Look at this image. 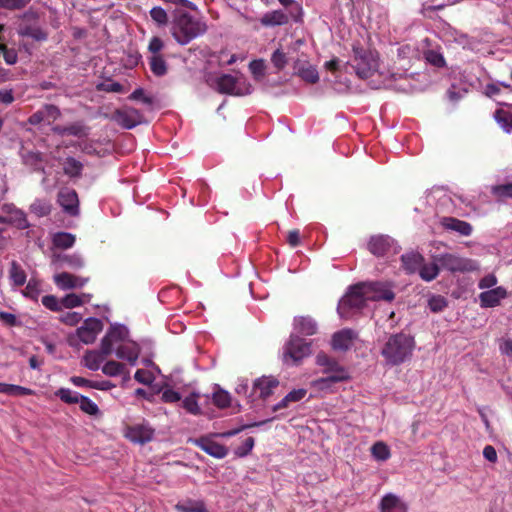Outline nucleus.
I'll list each match as a JSON object with an SVG mask.
<instances>
[{
	"label": "nucleus",
	"instance_id": "nucleus-1",
	"mask_svg": "<svg viewBox=\"0 0 512 512\" xmlns=\"http://www.w3.org/2000/svg\"><path fill=\"white\" fill-rule=\"evenodd\" d=\"M208 27L204 20L184 10H176L171 22V34L180 45H187L192 40L204 35Z\"/></svg>",
	"mask_w": 512,
	"mask_h": 512
},
{
	"label": "nucleus",
	"instance_id": "nucleus-2",
	"mask_svg": "<svg viewBox=\"0 0 512 512\" xmlns=\"http://www.w3.org/2000/svg\"><path fill=\"white\" fill-rule=\"evenodd\" d=\"M415 348L414 338L400 332L388 337L381 349V356L389 366H399L409 361Z\"/></svg>",
	"mask_w": 512,
	"mask_h": 512
},
{
	"label": "nucleus",
	"instance_id": "nucleus-3",
	"mask_svg": "<svg viewBox=\"0 0 512 512\" xmlns=\"http://www.w3.org/2000/svg\"><path fill=\"white\" fill-rule=\"evenodd\" d=\"M352 51L354 54L353 68L357 76L361 79L373 76L378 69V60L374 53L362 47L359 42L353 44Z\"/></svg>",
	"mask_w": 512,
	"mask_h": 512
},
{
	"label": "nucleus",
	"instance_id": "nucleus-4",
	"mask_svg": "<svg viewBox=\"0 0 512 512\" xmlns=\"http://www.w3.org/2000/svg\"><path fill=\"white\" fill-rule=\"evenodd\" d=\"M367 301L364 289L357 288V284H355L349 288L348 292L339 301L338 314L341 318H351L366 306Z\"/></svg>",
	"mask_w": 512,
	"mask_h": 512
},
{
	"label": "nucleus",
	"instance_id": "nucleus-5",
	"mask_svg": "<svg viewBox=\"0 0 512 512\" xmlns=\"http://www.w3.org/2000/svg\"><path fill=\"white\" fill-rule=\"evenodd\" d=\"M20 23L17 27V33L21 37L32 38L35 41L42 42L48 39V33L39 26V14L37 11L29 9L20 17Z\"/></svg>",
	"mask_w": 512,
	"mask_h": 512
},
{
	"label": "nucleus",
	"instance_id": "nucleus-6",
	"mask_svg": "<svg viewBox=\"0 0 512 512\" xmlns=\"http://www.w3.org/2000/svg\"><path fill=\"white\" fill-rule=\"evenodd\" d=\"M435 262L439 263L440 268L451 273L473 272L479 269L477 261L464 258L452 253H443L433 257Z\"/></svg>",
	"mask_w": 512,
	"mask_h": 512
},
{
	"label": "nucleus",
	"instance_id": "nucleus-7",
	"mask_svg": "<svg viewBox=\"0 0 512 512\" xmlns=\"http://www.w3.org/2000/svg\"><path fill=\"white\" fill-rule=\"evenodd\" d=\"M357 288L364 289L368 301H386L392 302L395 298L393 284L390 282H361Z\"/></svg>",
	"mask_w": 512,
	"mask_h": 512
},
{
	"label": "nucleus",
	"instance_id": "nucleus-8",
	"mask_svg": "<svg viewBox=\"0 0 512 512\" xmlns=\"http://www.w3.org/2000/svg\"><path fill=\"white\" fill-rule=\"evenodd\" d=\"M311 353V343L305 339L291 335L289 341L285 345L284 359H290L293 363L301 361Z\"/></svg>",
	"mask_w": 512,
	"mask_h": 512
},
{
	"label": "nucleus",
	"instance_id": "nucleus-9",
	"mask_svg": "<svg viewBox=\"0 0 512 512\" xmlns=\"http://www.w3.org/2000/svg\"><path fill=\"white\" fill-rule=\"evenodd\" d=\"M111 119L125 129H132L144 122L143 114L133 107L116 109Z\"/></svg>",
	"mask_w": 512,
	"mask_h": 512
},
{
	"label": "nucleus",
	"instance_id": "nucleus-10",
	"mask_svg": "<svg viewBox=\"0 0 512 512\" xmlns=\"http://www.w3.org/2000/svg\"><path fill=\"white\" fill-rule=\"evenodd\" d=\"M367 248L376 257H384L397 252L394 240L387 235L372 236Z\"/></svg>",
	"mask_w": 512,
	"mask_h": 512
},
{
	"label": "nucleus",
	"instance_id": "nucleus-11",
	"mask_svg": "<svg viewBox=\"0 0 512 512\" xmlns=\"http://www.w3.org/2000/svg\"><path fill=\"white\" fill-rule=\"evenodd\" d=\"M155 430L147 423L129 425L125 428L124 436L135 444L144 445L152 441Z\"/></svg>",
	"mask_w": 512,
	"mask_h": 512
},
{
	"label": "nucleus",
	"instance_id": "nucleus-12",
	"mask_svg": "<svg viewBox=\"0 0 512 512\" xmlns=\"http://www.w3.org/2000/svg\"><path fill=\"white\" fill-rule=\"evenodd\" d=\"M57 201L66 214L73 217L79 215V198L76 190L71 188L61 189Z\"/></svg>",
	"mask_w": 512,
	"mask_h": 512
},
{
	"label": "nucleus",
	"instance_id": "nucleus-13",
	"mask_svg": "<svg viewBox=\"0 0 512 512\" xmlns=\"http://www.w3.org/2000/svg\"><path fill=\"white\" fill-rule=\"evenodd\" d=\"M103 323L97 318H88L83 325L77 329V335L81 342L91 344L96 340L97 335L102 331Z\"/></svg>",
	"mask_w": 512,
	"mask_h": 512
},
{
	"label": "nucleus",
	"instance_id": "nucleus-14",
	"mask_svg": "<svg viewBox=\"0 0 512 512\" xmlns=\"http://www.w3.org/2000/svg\"><path fill=\"white\" fill-rule=\"evenodd\" d=\"M193 443L201 450H203L205 453L218 459H222L226 457L228 454L227 447L218 442H215L209 437H200L198 439H195Z\"/></svg>",
	"mask_w": 512,
	"mask_h": 512
},
{
	"label": "nucleus",
	"instance_id": "nucleus-15",
	"mask_svg": "<svg viewBox=\"0 0 512 512\" xmlns=\"http://www.w3.org/2000/svg\"><path fill=\"white\" fill-rule=\"evenodd\" d=\"M240 79L230 75L223 74L217 78V90L222 94L243 95V90L239 87Z\"/></svg>",
	"mask_w": 512,
	"mask_h": 512
},
{
	"label": "nucleus",
	"instance_id": "nucleus-16",
	"mask_svg": "<svg viewBox=\"0 0 512 512\" xmlns=\"http://www.w3.org/2000/svg\"><path fill=\"white\" fill-rule=\"evenodd\" d=\"M507 297V290L502 287H496L480 293L479 300L481 307L491 308L500 304V301Z\"/></svg>",
	"mask_w": 512,
	"mask_h": 512
},
{
	"label": "nucleus",
	"instance_id": "nucleus-17",
	"mask_svg": "<svg viewBox=\"0 0 512 512\" xmlns=\"http://www.w3.org/2000/svg\"><path fill=\"white\" fill-rule=\"evenodd\" d=\"M441 225L444 229L454 231L461 236H470L473 231L470 223L455 217L442 218Z\"/></svg>",
	"mask_w": 512,
	"mask_h": 512
},
{
	"label": "nucleus",
	"instance_id": "nucleus-18",
	"mask_svg": "<svg viewBox=\"0 0 512 512\" xmlns=\"http://www.w3.org/2000/svg\"><path fill=\"white\" fill-rule=\"evenodd\" d=\"M279 381L272 377H261L254 381L253 389L255 392H259V397L262 399L268 398L270 395H272L273 390L278 387Z\"/></svg>",
	"mask_w": 512,
	"mask_h": 512
},
{
	"label": "nucleus",
	"instance_id": "nucleus-19",
	"mask_svg": "<svg viewBox=\"0 0 512 512\" xmlns=\"http://www.w3.org/2000/svg\"><path fill=\"white\" fill-rule=\"evenodd\" d=\"M355 334L350 329H343L334 333L332 337V348L338 351H346L352 345Z\"/></svg>",
	"mask_w": 512,
	"mask_h": 512
},
{
	"label": "nucleus",
	"instance_id": "nucleus-20",
	"mask_svg": "<svg viewBox=\"0 0 512 512\" xmlns=\"http://www.w3.org/2000/svg\"><path fill=\"white\" fill-rule=\"evenodd\" d=\"M290 16L282 10H273L265 13L260 18L264 27L282 26L288 24Z\"/></svg>",
	"mask_w": 512,
	"mask_h": 512
},
{
	"label": "nucleus",
	"instance_id": "nucleus-21",
	"mask_svg": "<svg viewBox=\"0 0 512 512\" xmlns=\"http://www.w3.org/2000/svg\"><path fill=\"white\" fill-rule=\"evenodd\" d=\"M140 355V347L136 343L123 344L116 349V356L135 365Z\"/></svg>",
	"mask_w": 512,
	"mask_h": 512
},
{
	"label": "nucleus",
	"instance_id": "nucleus-22",
	"mask_svg": "<svg viewBox=\"0 0 512 512\" xmlns=\"http://www.w3.org/2000/svg\"><path fill=\"white\" fill-rule=\"evenodd\" d=\"M294 329L303 335L312 336L317 333V323L310 316H298L294 318Z\"/></svg>",
	"mask_w": 512,
	"mask_h": 512
},
{
	"label": "nucleus",
	"instance_id": "nucleus-23",
	"mask_svg": "<svg viewBox=\"0 0 512 512\" xmlns=\"http://www.w3.org/2000/svg\"><path fill=\"white\" fill-rule=\"evenodd\" d=\"M401 262L406 272L413 274L418 272L421 264L424 262V257L418 252L411 251L401 256Z\"/></svg>",
	"mask_w": 512,
	"mask_h": 512
},
{
	"label": "nucleus",
	"instance_id": "nucleus-24",
	"mask_svg": "<svg viewBox=\"0 0 512 512\" xmlns=\"http://www.w3.org/2000/svg\"><path fill=\"white\" fill-rule=\"evenodd\" d=\"M54 282L59 288L63 290L82 287L85 284V280H82L67 272L56 274L54 276Z\"/></svg>",
	"mask_w": 512,
	"mask_h": 512
},
{
	"label": "nucleus",
	"instance_id": "nucleus-25",
	"mask_svg": "<svg viewBox=\"0 0 512 512\" xmlns=\"http://www.w3.org/2000/svg\"><path fill=\"white\" fill-rule=\"evenodd\" d=\"M327 377L319 378L315 381L317 385H326L331 383H338L349 379V374L343 366H339L328 373Z\"/></svg>",
	"mask_w": 512,
	"mask_h": 512
},
{
	"label": "nucleus",
	"instance_id": "nucleus-26",
	"mask_svg": "<svg viewBox=\"0 0 512 512\" xmlns=\"http://www.w3.org/2000/svg\"><path fill=\"white\" fill-rule=\"evenodd\" d=\"M53 130L60 135L82 137L88 134L89 128L81 122H75L64 127H55Z\"/></svg>",
	"mask_w": 512,
	"mask_h": 512
},
{
	"label": "nucleus",
	"instance_id": "nucleus-27",
	"mask_svg": "<svg viewBox=\"0 0 512 512\" xmlns=\"http://www.w3.org/2000/svg\"><path fill=\"white\" fill-rule=\"evenodd\" d=\"M148 63L151 72L157 76L162 77L164 76L168 71V65L166 60L164 59L163 55H151L148 58Z\"/></svg>",
	"mask_w": 512,
	"mask_h": 512
},
{
	"label": "nucleus",
	"instance_id": "nucleus-28",
	"mask_svg": "<svg viewBox=\"0 0 512 512\" xmlns=\"http://www.w3.org/2000/svg\"><path fill=\"white\" fill-rule=\"evenodd\" d=\"M178 512H206L205 503L202 500L188 499L175 505Z\"/></svg>",
	"mask_w": 512,
	"mask_h": 512
},
{
	"label": "nucleus",
	"instance_id": "nucleus-29",
	"mask_svg": "<svg viewBox=\"0 0 512 512\" xmlns=\"http://www.w3.org/2000/svg\"><path fill=\"white\" fill-rule=\"evenodd\" d=\"M440 272V265L439 263L433 261V263L426 264L423 262L421 264V267L418 270L419 276L422 280L430 282L434 280Z\"/></svg>",
	"mask_w": 512,
	"mask_h": 512
},
{
	"label": "nucleus",
	"instance_id": "nucleus-30",
	"mask_svg": "<svg viewBox=\"0 0 512 512\" xmlns=\"http://www.w3.org/2000/svg\"><path fill=\"white\" fill-rule=\"evenodd\" d=\"M83 170V164L76 160L74 157H67L64 162L63 171L64 174L70 178H78L81 176Z\"/></svg>",
	"mask_w": 512,
	"mask_h": 512
},
{
	"label": "nucleus",
	"instance_id": "nucleus-31",
	"mask_svg": "<svg viewBox=\"0 0 512 512\" xmlns=\"http://www.w3.org/2000/svg\"><path fill=\"white\" fill-rule=\"evenodd\" d=\"M400 508H407V506L392 493L383 496L380 502V511L388 512L390 510H399Z\"/></svg>",
	"mask_w": 512,
	"mask_h": 512
},
{
	"label": "nucleus",
	"instance_id": "nucleus-32",
	"mask_svg": "<svg viewBox=\"0 0 512 512\" xmlns=\"http://www.w3.org/2000/svg\"><path fill=\"white\" fill-rule=\"evenodd\" d=\"M106 356L99 351H87L83 357L84 365L92 371H96L100 368L101 363L104 361Z\"/></svg>",
	"mask_w": 512,
	"mask_h": 512
},
{
	"label": "nucleus",
	"instance_id": "nucleus-33",
	"mask_svg": "<svg viewBox=\"0 0 512 512\" xmlns=\"http://www.w3.org/2000/svg\"><path fill=\"white\" fill-rule=\"evenodd\" d=\"M370 450L372 457L377 461L384 462L391 457L390 448L383 441H378L374 443Z\"/></svg>",
	"mask_w": 512,
	"mask_h": 512
},
{
	"label": "nucleus",
	"instance_id": "nucleus-34",
	"mask_svg": "<svg viewBox=\"0 0 512 512\" xmlns=\"http://www.w3.org/2000/svg\"><path fill=\"white\" fill-rule=\"evenodd\" d=\"M53 245L57 248L68 249L75 243V236L67 232H58L53 235Z\"/></svg>",
	"mask_w": 512,
	"mask_h": 512
},
{
	"label": "nucleus",
	"instance_id": "nucleus-35",
	"mask_svg": "<svg viewBox=\"0 0 512 512\" xmlns=\"http://www.w3.org/2000/svg\"><path fill=\"white\" fill-rule=\"evenodd\" d=\"M494 117L505 132H512V112L498 109L495 111Z\"/></svg>",
	"mask_w": 512,
	"mask_h": 512
},
{
	"label": "nucleus",
	"instance_id": "nucleus-36",
	"mask_svg": "<svg viewBox=\"0 0 512 512\" xmlns=\"http://www.w3.org/2000/svg\"><path fill=\"white\" fill-rule=\"evenodd\" d=\"M9 274L15 286H23L25 284L26 273L16 261H12Z\"/></svg>",
	"mask_w": 512,
	"mask_h": 512
},
{
	"label": "nucleus",
	"instance_id": "nucleus-37",
	"mask_svg": "<svg viewBox=\"0 0 512 512\" xmlns=\"http://www.w3.org/2000/svg\"><path fill=\"white\" fill-rule=\"evenodd\" d=\"M55 396L66 404H76L81 400L82 395L68 388H60L55 392Z\"/></svg>",
	"mask_w": 512,
	"mask_h": 512
},
{
	"label": "nucleus",
	"instance_id": "nucleus-38",
	"mask_svg": "<svg viewBox=\"0 0 512 512\" xmlns=\"http://www.w3.org/2000/svg\"><path fill=\"white\" fill-rule=\"evenodd\" d=\"M198 393H191L182 401V407L190 414L199 415L201 414V408L198 405Z\"/></svg>",
	"mask_w": 512,
	"mask_h": 512
},
{
	"label": "nucleus",
	"instance_id": "nucleus-39",
	"mask_svg": "<svg viewBox=\"0 0 512 512\" xmlns=\"http://www.w3.org/2000/svg\"><path fill=\"white\" fill-rule=\"evenodd\" d=\"M316 364L319 365V366L324 367V370H323L324 373H329L333 369H335V368L340 366L338 361H336L335 359L329 357L324 352H320V353L317 354V356H316Z\"/></svg>",
	"mask_w": 512,
	"mask_h": 512
},
{
	"label": "nucleus",
	"instance_id": "nucleus-40",
	"mask_svg": "<svg viewBox=\"0 0 512 512\" xmlns=\"http://www.w3.org/2000/svg\"><path fill=\"white\" fill-rule=\"evenodd\" d=\"M125 371V365L123 363L110 360L105 363V365L102 367V372L110 377L118 376Z\"/></svg>",
	"mask_w": 512,
	"mask_h": 512
},
{
	"label": "nucleus",
	"instance_id": "nucleus-41",
	"mask_svg": "<svg viewBox=\"0 0 512 512\" xmlns=\"http://www.w3.org/2000/svg\"><path fill=\"white\" fill-rule=\"evenodd\" d=\"M115 343H119L125 340L128 335V330L123 325H113L106 333Z\"/></svg>",
	"mask_w": 512,
	"mask_h": 512
},
{
	"label": "nucleus",
	"instance_id": "nucleus-42",
	"mask_svg": "<svg viewBox=\"0 0 512 512\" xmlns=\"http://www.w3.org/2000/svg\"><path fill=\"white\" fill-rule=\"evenodd\" d=\"M79 405L81 411L90 416H97L100 413L97 404L87 396L82 395L81 400L79 401Z\"/></svg>",
	"mask_w": 512,
	"mask_h": 512
},
{
	"label": "nucleus",
	"instance_id": "nucleus-43",
	"mask_svg": "<svg viewBox=\"0 0 512 512\" xmlns=\"http://www.w3.org/2000/svg\"><path fill=\"white\" fill-rule=\"evenodd\" d=\"M213 403L218 407V408H227L230 406V403H231V397H230V394L227 392V391H224L222 389H218L217 391H215L213 393Z\"/></svg>",
	"mask_w": 512,
	"mask_h": 512
},
{
	"label": "nucleus",
	"instance_id": "nucleus-44",
	"mask_svg": "<svg viewBox=\"0 0 512 512\" xmlns=\"http://www.w3.org/2000/svg\"><path fill=\"white\" fill-rule=\"evenodd\" d=\"M424 57L426 61L438 68H442L446 65L445 59L441 53L435 50H427L424 52Z\"/></svg>",
	"mask_w": 512,
	"mask_h": 512
},
{
	"label": "nucleus",
	"instance_id": "nucleus-45",
	"mask_svg": "<svg viewBox=\"0 0 512 512\" xmlns=\"http://www.w3.org/2000/svg\"><path fill=\"white\" fill-rule=\"evenodd\" d=\"M59 260L71 269H80L84 265V261L80 255L71 254L59 256Z\"/></svg>",
	"mask_w": 512,
	"mask_h": 512
},
{
	"label": "nucleus",
	"instance_id": "nucleus-46",
	"mask_svg": "<svg viewBox=\"0 0 512 512\" xmlns=\"http://www.w3.org/2000/svg\"><path fill=\"white\" fill-rule=\"evenodd\" d=\"M30 211L38 217L47 216L51 212V205L42 200H35L30 205Z\"/></svg>",
	"mask_w": 512,
	"mask_h": 512
},
{
	"label": "nucleus",
	"instance_id": "nucleus-47",
	"mask_svg": "<svg viewBox=\"0 0 512 512\" xmlns=\"http://www.w3.org/2000/svg\"><path fill=\"white\" fill-rule=\"evenodd\" d=\"M299 76L306 82L315 84L319 81V74L315 67L308 66L299 70Z\"/></svg>",
	"mask_w": 512,
	"mask_h": 512
},
{
	"label": "nucleus",
	"instance_id": "nucleus-48",
	"mask_svg": "<svg viewBox=\"0 0 512 512\" xmlns=\"http://www.w3.org/2000/svg\"><path fill=\"white\" fill-rule=\"evenodd\" d=\"M42 112L47 124H51L61 116L60 109L53 104H46L42 108Z\"/></svg>",
	"mask_w": 512,
	"mask_h": 512
},
{
	"label": "nucleus",
	"instance_id": "nucleus-49",
	"mask_svg": "<svg viewBox=\"0 0 512 512\" xmlns=\"http://www.w3.org/2000/svg\"><path fill=\"white\" fill-rule=\"evenodd\" d=\"M40 283L35 279H30L23 291L24 296L37 300L40 294Z\"/></svg>",
	"mask_w": 512,
	"mask_h": 512
},
{
	"label": "nucleus",
	"instance_id": "nucleus-50",
	"mask_svg": "<svg viewBox=\"0 0 512 512\" xmlns=\"http://www.w3.org/2000/svg\"><path fill=\"white\" fill-rule=\"evenodd\" d=\"M150 16L160 26H165L168 23V15L160 6L153 7L150 10Z\"/></svg>",
	"mask_w": 512,
	"mask_h": 512
},
{
	"label": "nucleus",
	"instance_id": "nucleus-51",
	"mask_svg": "<svg viewBox=\"0 0 512 512\" xmlns=\"http://www.w3.org/2000/svg\"><path fill=\"white\" fill-rule=\"evenodd\" d=\"M255 440L253 437H247L241 445L235 448L234 453L238 457L247 456L254 447Z\"/></svg>",
	"mask_w": 512,
	"mask_h": 512
},
{
	"label": "nucleus",
	"instance_id": "nucleus-52",
	"mask_svg": "<svg viewBox=\"0 0 512 512\" xmlns=\"http://www.w3.org/2000/svg\"><path fill=\"white\" fill-rule=\"evenodd\" d=\"M30 2L31 0H0V7L7 10H20Z\"/></svg>",
	"mask_w": 512,
	"mask_h": 512
},
{
	"label": "nucleus",
	"instance_id": "nucleus-53",
	"mask_svg": "<svg viewBox=\"0 0 512 512\" xmlns=\"http://www.w3.org/2000/svg\"><path fill=\"white\" fill-rule=\"evenodd\" d=\"M265 63L262 59L253 60L249 64V69L256 80H260L265 74Z\"/></svg>",
	"mask_w": 512,
	"mask_h": 512
},
{
	"label": "nucleus",
	"instance_id": "nucleus-54",
	"mask_svg": "<svg viewBox=\"0 0 512 512\" xmlns=\"http://www.w3.org/2000/svg\"><path fill=\"white\" fill-rule=\"evenodd\" d=\"M428 306L432 312H440L447 306V301L441 295H434L429 299Z\"/></svg>",
	"mask_w": 512,
	"mask_h": 512
},
{
	"label": "nucleus",
	"instance_id": "nucleus-55",
	"mask_svg": "<svg viewBox=\"0 0 512 512\" xmlns=\"http://www.w3.org/2000/svg\"><path fill=\"white\" fill-rule=\"evenodd\" d=\"M271 62L277 68V70H282L287 64L286 54L282 50L277 49L272 54Z\"/></svg>",
	"mask_w": 512,
	"mask_h": 512
},
{
	"label": "nucleus",
	"instance_id": "nucleus-56",
	"mask_svg": "<svg viewBox=\"0 0 512 512\" xmlns=\"http://www.w3.org/2000/svg\"><path fill=\"white\" fill-rule=\"evenodd\" d=\"M492 193L498 197L512 198V182L493 186Z\"/></svg>",
	"mask_w": 512,
	"mask_h": 512
},
{
	"label": "nucleus",
	"instance_id": "nucleus-57",
	"mask_svg": "<svg viewBox=\"0 0 512 512\" xmlns=\"http://www.w3.org/2000/svg\"><path fill=\"white\" fill-rule=\"evenodd\" d=\"M42 304L51 311L61 310V301L54 295H46L42 298Z\"/></svg>",
	"mask_w": 512,
	"mask_h": 512
},
{
	"label": "nucleus",
	"instance_id": "nucleus-58",
	"mask_svg": "<svg viewBox=\"0 0 512 512\" xmlns=\"http://www.w3.org/2000/svg\"><path fill=\"white\" fill-rule=\"evenodd\" d=\"M82 303L83 302H82L81 298L74 293L68 294L61 299L62 306H64L65 308H69V309L78 307V306L82 305Z\"/></svg>",
	"mask_w": 512,
	"mask_h": 512
},
{
	"label": "nucleus",
	"instance_id": "nucleus-59",
	"mask_svg": "<svg viewBox=\"0 0 512 512\" xmlns=\"http://www.w3.org/2000/svg\"><path fill=\"white\" fill-rule=\"evenodd\" d=\"M34 393H35L34 390H32L30 388L19 386V385H14V384H9V392H8L9 396H28V395H33Z\"/></svg>",
	"mask_w": 512,
	"mask_h": 512
},
{
	"label": "nucleus",
	"instance_id": "nucleus-60",
	"mask_svg": "<svg viewBox=\"0 0 512 512\" xmlns=\"http://www.w3.org/2000/svg\"><path fill=\"white\" fill-rule=\"evenodd\" d=\"M115 344L116 343L106 334L101 340L100 352L106 357L111 355Z\"/></svg>",
	"mask_w": 512,
	"mask_h": 512
},
{
	"label": "nucleus",
	"instance_id": "nucleus-61",
	"mask_svg": "<svg viewBox=\"0 0 512 512\" xmlns=\"http://www.w3.org/2000/svg\"><path fill=\"white\" fill-rule=\"evenodd\" d=\"M164 48V42L161 38L154 36L151 38L149 45H148V51L151 53V55H160V51Z\"/></svg>",
	"mask_w": 512,
	"mask_h": 512
},
{
	"label": "nucleus",
	"instance_id": "nucleus-62",
	"mask_svg": "<svg viewBox=\"0 0 512 512\" xmlns=\"http://www.w3.org/2000/svg\"><path fill=\"white\" fill-rule=\"evenodd\" d=\"M161 398L165 403H176L181 400V395L173 389H166L162 392Z\"/></svg>",
	"mask_w": 512,
	"mask_h": 512
},
{
	"label": "nucleus",
	"instance_id": "nucleus-63",
	"mask_svg": "<svg viewBox=\"0 0 512 512\" xmlns=\"http://www.w3.org/2000/svg\"><path fill=\"white\" fill-rule=\"evenodd\" d=\"M134 378L137 382L145 385H149L153 380L151 373L144 369H138L135 372Z\"/></svg>",
	"mask_w": 512,
	"mask_h": 512
},
{
	"label": "nucleus",
	"instance_id": "nucleus-64",
	"mask_svg": "<svg viewBox=\"0 0 512 512\" xmlns=\"http://www.w3.org/2000/svg\"><path fill=\"white\" fill-rule=\"evenodd\" d=\"M100 90L105 92L123 93L124 87L119 82L103 83L99 87Z\"/></svg>",
	"mask_w": 512,
	"mask_h": 512
}]
</instances>
